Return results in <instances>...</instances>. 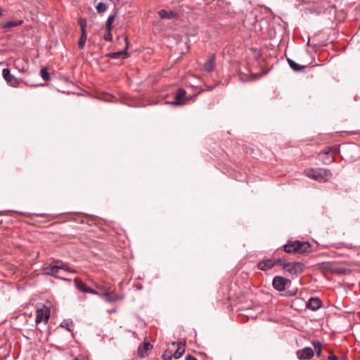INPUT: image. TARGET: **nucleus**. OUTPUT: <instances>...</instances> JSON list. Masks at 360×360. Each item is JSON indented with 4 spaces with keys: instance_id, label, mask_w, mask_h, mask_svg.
I'll return each mask as SVG.
<instances>
[{
    "instance_id": "13",
    "label": "nucleus",
    "mask_w": 360,
    "mask_h": 360,
    "mask_svg": "<svg viewBox=\"0 0 360 360\" xmlns=\"http://www.w3.org/2000/svg\"><path fill=\"white\" fill-rule=\"evenodd\" d=\"M307 307L312 311H316L321 307V301L316 297L310 298L307 303Z\"/></svg>"
},
{
    "instance_id": "33",
    "label": "nucleus",
    "mask_w": 360,
    "mask_h": 360,
    "mask_svg": "<svg viewBox=\"0 0 360 360\" xmlns=\"http://www.w3.org/2000/svg\"><path fill=\"white\" fill-rule=\"evenodd\" d=\"M185 345H186V342H185V340H184V341H180V342H179L177 343V347H183V348H184Z\"/></svg>"
},
{
    "instance_id": "26",
    "label": "nucleus",
    "mask_w": 360,
    "mask_h": 360,
    "mask_svg": "<svg viewBox=\"0 0 360 360\" xmlns=\"http://www.w3.org/2000/svg\"><path fill=\"white\" fill-rule=\"evenodd\" d=\"M172 353L169 350H165L162 356V360H172Z\"/></svg>"
},
{
    "instance_id": "35",
    "label": "nucleus",
    "mask_w": 360,
    "mask_h": 360,
    "mask_svg": "<svg viewBox=\"0 0 360 360\" xmlns=\"http://www.w3.org/2000/svg\"><path fill=\"white\" fill-rule=\"evenodd\" d=\"M186 360H197L196 358H195L194 356H191V355H187L186 356Z\"/></svg>"
},
{
    "instance_id": "23",
    "label": "nucleus",
    "mask_w": 360,
    "mask_h": 360,
    "mask_svg": "<svg viewBox=\"0 0 360 360\" xmlns=\"http://www.w3.org/2000/svg\"><path fill=\"white\" fill-rule=\"evenodd\" d=\"M185 349L183 348V347H177L176 350L174 352L173 356L174 359H179L183 354L184 353Z\"/></svg>"
},
{
    "instance_id": "8",
    "label": "nucleus",
    "mask_w": 360,
    "mask_h": 360,
    "mask_svg": "<svg viewBox=\"0 0 360 360\" xmlns=\"http://www.w3.org/2000/svg\"><path fill=\"white\" fill-rule=\"evenodd\" d=\"M290 281L286 278L283 276H276L273 280V286L278 291H283L285 288V286L288 283H289Z\"/></svg>"
},
{
    "instance_id": "40",
    "label": "nucleus",
    "mask_w": 360,
    "mask_h": 360,
    "mask_svg": "<svg viewBox=\"0 0 360 360\" xmlns=\"http://www.w3.org/2000/svg\"><path fill=\"white\" fill-rule=\"evenodd\" d=\"M61 326H62V327H65V323H61Z\"/></svg>"
},
{
    "instance_id": "11",
    "label": "nucleus",
    "mask_w": 360,
    "mask_h": 360,
    "mask_svg": "<svg viewBox=\"0 0 360 360\" xmlns=\"http://www.w3.org/2000/svg\"><path fill=\"white\" fill-rule=\"evenodd\" d=\"M106 302H115L123 299L122 295L114 294L112 292H104L101 295Z\"/></svg>"
},
{
    "instance_id": "3",
    "label": "nucleus",
    "mask_w": 360,
    "mask_h": 360,
    "mask_svg": "<svg viewBox=\"0 0 360 360\" xmlns=\"http://www.w3.org/2000/svg\"><path fill=\"white\" fill-rule=\"evenodd\" d=\"M311 245L308 242L293 241L284 245V250L288 253L299 252L304 253L308 252L311 248Z\"/></svg>"
},
{
    "instance_id": "24",
    "label": "nucleus",
    "mask_w": 360,
    "mask_h": 360,
    "mask_svg": "<svg viewBox=\"0 0 360 360\" xmlns=\"http://www.w3.org/2000/svg\"><path fill=\"white\" fill-rule=\"evenodd\" d=\"M40 75L41 78L45 81L50 80L49 73L46 68H42L40 71Z\"/></svg>"
},
{
    "instance_id": "27",
    "label": "nucleus",
    "mask_w": 360,
    "mask_h": 360,
    "mask_svg": "<svg viewBox=\"0 0 360 360\" xmlns=\"http://www.w3.org/2000/svg\"><path fill=\"white\" fill-rule=\"evenodd\" d=\"M111 30H106L105 29V35H104V39L106 40V41H112V34H111Z\"/></svg>"
},
{
    "instance_id": "17",
    "label": "nucleus",
    "mask_w": 360,
    "mask_h": 360,
    "mask_svg": "<svg viewBox=\"0 0 360 360\" xmlns=\"http://www.w3.org/2000/svg\"><path fill=\"white\" fill-rule=\"evenodd\" d=\"M153 346L150 342H144L139 347V354L141 357H144L146 355V353L148 350H150Z\"/></svg>"
},
{
    "instance_id": "6",
    "label": "nucleus",
    "mask_w": 360,
    "mask_h": 360,
    "mask_svg": "<svg viewBox=\"0 0 360 360\" xmlns=\"http://www.w3.org/2000/svg\"><path fill=\"white\" fill-rule=\"evenodd\" d=\"M2 75L6 83L12 87H18L21 82V79L11 74L10 70L8 68L3 69Z\"/></svg>"
},
{
    "instance_id": "4",
    "label": "nucleus",
    "mask_w": 360,
    "mask_h": 360,
    "mask_svg": "<svg viewBox=\"0 0 360 360\" xmlns=\"http://www.w3.org/2000/svg\"><path fill=\"white\" fill-rule=\"evenodd\" d=\"M336 148L335 147H326L319 153V160L324 165H329L335 160L334 155Z\"/></svg>"
},
{
    "instance_id": "12",
    "label": "nucleus",
    "mask_w": 360,
    "mask_h": 360,
    "mask_svg": "<svg viewBox=\"0 0 360 360\" xmlns=\"http://www.w3.org/2000/svg\"><path fill=\"white\" fill-rule=\"evenodd\" d=\"M124 40H125V42H126L125 50L123 51H117V52H114V53H110L109 55H108L110 58H113V59H117V58H127L129 57V54H128V53L127 51V49L129 47L127 37L124 38Z\"/></svg>"
},
{
    "instance_id": "25",
    "label": "nucleus",
    "mask_w": 360,
    "mask_h": 360,
    "mask_svg": "<svg viewBox=\"0 0 360 360\" xmlns=\"http://www.w3.org/2000/svg\"><path fill=\"white\" fill-rule=\"evenodd\" d=\"M96 8L98 13H101L106 11L107 6L105 4L100 2L97 4Z\"/></svg>"
},
{
    "instance_id": "9",
    "label": "nucleus",
    "mask_w": 360,
    "mask_h": 360,
    "mask_svg": "<svg viewBox=\"0 0 360 360\" xmlns=\"http://www.w3.org/2000/svg\"><path fill=\"white\" fill-rule=\"evenodd\" d=\"M314 355V351L310 347H304L297 351V356L300 360L310 359Z\"/></svg>"
},
{
    "instance_id": "31",
    "label": "nucleus",
    "mask_w": 360,
    "mask_h": 360,
    "mask_svg": "<svg viewBox=\"0 0 360 360\" xmlns=\"http://www.w3.org/2000/svg\"><path fill=\"white\" fill-rule=\"evenodd\" d=\"M86 293H90V294H93V295H100V296L102 294V293H98L97 291H96L94 289H91V288H89L88 292Z\"/></svg>"
},
{
    "instance_id": "15",
    "label": "nucleus",
    "mask_w": 360,
    "mask_h": 360,
    "mask_svg": "<svg viewBox=\"0 0 360 360\" xmlns=\"http://www.w3.org/2000/svg\"><path fill=\"white\" fill-rule=\"evenodd\" d=\"M159 16L162 19H173L178 16V14L172 11H167L165 9H161L158 12Z\"/></svg>"
},
{
    "instance_id": "14",
    "label": "nucleus",
    "mask_w": 360,
    "mask_h": 360,
    "mask_svg": "<svg viewBox=\"0 0 360 360\" xmlns=\"http://www.w3.org/2000/svg\"><path fill=\"white\" fill-rule=\"evenodd\" d=\"M275 264L276 263L272 259H268L266 260L259 262L257 264V267L262 271H266L271 269L275 265Z\"/></svg>"
},
{
    "instance_id": "20",
    "label": "nucleus",
    "mask_w": 360,
    "mask_h": 360,
    "mask_svg": "<svg viewBox=\"0 0 360 360\" xmlns=\"http://www.w3.org/2000/svg\"><path fill=\"white\" fill-rule=\"evenodd\" d=\"M22 23V20H18V21H16V22H15V21H8V22H6V23H4L2 25V27H4V28H11V27H14L20 25Z\"/></svg>"
},
{
    "instance_id": "38",
    "label": "nucleus",
    "mask_w": 360,
    "mask_h": 360,
    "mask_svg": "<svg viewBox=\"0 0 360 360\" xmlns=\"http://www.w3.org/2000/svg\"><path fill=\"white\" fill-rule=\"evenodd\" d=\"M115 311H116L115 309H111L110 311H109L110 313V312H115Z\"/></svg>"
},
{
    "instance_id": "28",
    "label": "nucleus",
    "mask_w": 360,
    "mask_h": 360,
    "mask_svg": "<svg viewBox=\"0 0 360 360\" xmlns=\"http://www.w3.org/2000/svg\"><path fill=\"white\" fill-rule=\"evenodd\" d=\"M314 346L315 347V349H317L316 350V354L318 356H320L321 355V343L320 342H315L314 343Z\"/></svg>"
},
{
    "instance_id": "21",
    "label": "nucleus",
    "mask_w": 360,
    "mask_h": 360,
    "mask_svg": "<svg viewBox=\"0 0 360 360\" xmlns=\"http://www.w3.org/2000/svg\"><path fill=\"white\" fill-rule=\"evenodd\" d=\"M115 15H110L108 18L107 21H106V24H105L106 30H112V22L115 20Z\"/></svg>"
},
{
    "instance_id": "7",
    "label": "nucleus",
    "mask_w": 360,
    "mask_h": 360,
    "mask_svg": "<svg viewBox=\"0 0 360 360\" xmlns=\"http://www.w3.org/2000/svg\"><path fill=\"white\" fill-rule=\"evenodd\" d=\"M50 316V310L48 307L43 306L41 308H37L35 322L39 324L42 321L47 323Z\"/></svg>"
},
{
    "instance_id": "5",
    "label": "nucleus",
    "mask_w": 360,
    "mask_h": 360,
    "mask_svg": "<svg viewBox=\"0 0 360 360\" xmlns=\"http://www.w3.org/2000/svg\"><path fill=\"white\" fill-rule=\"evenodd\" d=\"M281 265L286 271L292 275L300 274L304 269V265L299 262H283Z\"/></svg>"
},
{
    "instance_id": "34",
    "label": "nucleus",
    "mask_w": 360,
    "mask_h": 360,
    "mask_svg": "<svg viewBox=\"0 0 360 360\" xmlns=\"http://www.w3.org/2000/svg\"><path fill=\"white\" fill-rule=\"evenodd\" d=\"M328 360H338L337 356L332 354L328 357Z\"/></svg>"
},
{
    "instance_id": "18",
    "label": "nucleus",
    "mask_w": 360,
    "mask_h": 360,
    "mask_svg": "<svg viewBox=\"0 0 360 360\" xmlns=\"http://www.w3.org/2000/svg\"><path fill=\"white\" fill-rule=\"evenodd\" d=\"M214 68V56H212L210 58H209L207 62L204 64L202 67V70L205 72H211L213 70Z\"/></svg>"
},
{
    "instance_id": "2",
    "label": "nucleus",
    "mask_w": 360,
    "mask_h": 360,
    "mask_svg": "<svg viewBox=\"0 0 360 360\" xmlns=\"http://www.w3.org/2000/svg\"><path fill=\"white\" fill-rule=\"evenodd\" d=\"M62 269L70 273H76V271L69 268L65 263L61 260H54L51 264L43 267V272L46 275L57 277L56 274Z\"/></svg>"
},
{
    "instance_id": "36",
    "label": "nucleus",
    "mask_w": 360,
    "mask_h": 360,
    "mask_svg": "<svg viewBox=\"0 0 360 360\" xmlns=\"http://www.w3.org/2000/svg\"><path fill=\"white\" fill-rule=\"evenodd\" d=\"M66 324V329L69 331H71L72 330V324L71 323L70 325V324H68V323H65Z\"/></svg>"
},
{
    "instance_id": "37",
    "label": "nucleus",
    "mask_w": 360,
    "mask_h": 360,
    "mask_svg": "<svg viewBox=\"0 0 360 360\" xmlns=\"http://www.w3.org/2000/svg\"><path fill=\"white\" fill-rule=\"evenodd\" d=\"M86 27H82L81 28V32H82V34H84V35H86Z\"/></svg>"
},
{
    "instance_id": "41",
    "label": "nucleus",
    "mask_w": 360,
    "mask_h": 360,
    "mask_svg": "<svg viewBox=\"0 0 360 360\" xmlns=\"http://www.w3.org/2000/svg\"><path fill=\"white\" fill-rule=\"evenodd\" d=\"M1 14H2V13H1V11H0V16L1 15Z\"/></svg>"
},
{
    "instance_id": "32",
    "label": "nucleus",
    "mask_w": 360,
    "mask_h": 360,
    "mask_svg": "<svg viewBox=\"0 0 360 360\" xmlns=\"http://www.w3.org/2000/svg\"><path fill=\"white\" fill-rule=\"evenodd\" d=\"M75 360H89L87 356L80 355L75 358Z\"/></svg>"
},
{
    "instance_id": "30",
    "label": "nucleus",
    "mask_w": 360,
    "mask_h": 360,
    "mask_svg": "<svg viewBox=\"0 0 360 360\" xmlns=\"http://www.w3.org/2000/svg\"><path fill=\"white\" fill-rule=\"evenodd\" d=\"M79 25L82 27H86V21L85 19H83V18H80L79 20Z\"/></svg>"
},
{
    "instance_id": "1",
    "label": "nucleus",
    "mask_w": 360,
    "mask_h": 360,
    "mask_svg": "<svg viewBox=\"0 0 360 360\" xmlns=\"http://www.w3.org/2000/svg\"><path fill=\"white\" fill-rule=\"evenodd\" d=\"M304 174L307 177L320 183L328 181L332 176L330 170L326 168L307 169Z\"/></svg>"
},
{
    "instance_id": "22",
    "label": "nucleus",
    "mask_w": 360,
    "mask_h": 360,
    "mask_svg": "<svg viewBox=\"0 0 360 360\" xmlns=\"http://www.w3.org/2000/svg\"><path fill=\"white\" fill-rule=\"evenodd\" d=\"M87 35L82 34L79 41H78V48L79 49H83L86 41Z\"/></svg>"
},
{
    "instance_id": "19",
    "label": "nucleus",
    "mask_w": 360,
    "mask_h": 360,
    "mask_svg": "<svg viewBox=\"0 0 360 360\" xmlns=\"http://www.w3.org/2000/svg\"><path fill=\"white\" fill-rule=\"evenodd\" d=\"M287 60H288V63L289 66L294 71L300 72V71L303 70L305 68V66L300 65L297 64V63H295L293 60H292L290 58H288Z\"/></svg>"
},
{
    "instance_id": "29",
    "label": "nucleus",
    "mask_w": 360,
    "mask_h": 360,
    "mask_svg": "<svg viewBox=\"0 0 360 360\" xmlns=\"http://www.w3.org/2000/svg\"><path fill=\"white\" fill-rule=\"evenodd\" d=\"M334 271L339 274H346L348 270L343 268H337L334 270Z\"/></svg>"
},
{
    "instance_id": "39",
    "label": "nucleus",
    "mask_w": 360,
    "mask_h": 360,
    "mask_svg": "<svg viewBox=\"0 0 360 360\" xmlns=\"http://www.w3.org/2000/svg\"><path fill=\"white\" fill-rule=\"evenodd\" d=\"M172 345H176V342H172Z\"/></svg>"
},
{
    "instance_id": "10",
    "label": "nucleus",
    "mask_w": 360,
    "mask_h": 360,
    "mask_svg": "<svg viewBox=\"0 0 360 360\" xmlns=\"http://www.w3.org/2000/svg\"><path fill=\"white\" fill-rule=\"evenodd\" d=\"M186 91L184 89L177 90L174 97V101L171 103L174 105H182L185 103V96Z\"/></svg>"
},
{
    "instance_id": "16",
    "label": "nucleus",
    "mask_w": 360,
    "mask_h": 360,
    "mask_svg": "<svg viewBox=\"0 0 360 360\" xmlns=\"http://www.w3.org/2000/svg\"><path fill=\"white\" fill-rule=\"evenodd\" d=\"M74 283L76 288L78 289L79 291L84 293H86L88 292L89 287H88L85 283L82 282L78 278H75L74 279Z\"/></svg>"
}]
</instances>
